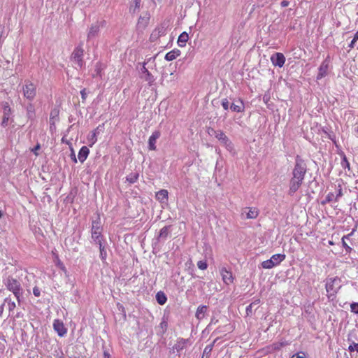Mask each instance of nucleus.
<instances>
[{
    "mask_svg": "<svg viewBox=\"0 0 358 358\" xmlns=\"http://www.w3.org/2000/svg\"><path fill=\"white\" fill-rule=\"evenodd\" d=\"M141 6V0H132L129 6V12L136 13L139 11Z\"/></svg>",
    "mask_w": 358,
    "mask_h": 358,
    "instance_id": "nucleus-24",
    "label": "nucleus"
},
{
    "mask_svg": "<svg viewBox=\"0 0 358 358\" xmlns=\"http://www.w3.org/2000/svg\"><path fill=\"white\" fill-rule=\"evenodd\" d=\"M73 161H74V162H75V163H76V162H77V159H76V157H75V156H73Z\"/></svg>",
    "mask_w": 358,
    "mask_h": 358,
    "instance_id": "nucleus-60",
    "label": "nucleus"
},
{
    "mask_svg": "<svg viewBox=\"0 0 358 358\" xmlns=\"http://www.w3.org/2000/svg\"><path fill=\"white\" fill-rule=\"evenodd\" d=\"M342 245L345 248L347 253H350L352 251V248L346 243L345 239L341 238Z\"/></svg>",
    "mask_w": 358,
    "mask_h": 358,
    "instance_id": "nucleus-33",
    "label": "nucleus"
},
{
    "mask_svg": "<svg viewBox=\"0 0 358 358\" xmlns=\"http://www.w3.org/2000/svg\"><path fill=\"white\" fill-rule=\"evenodd\" d=\"M213 345L214 343L211 345H207L204 349L203 353H209L212 350Z\"/></svg>",
    "mask_w": 358,
    "mask_h": 358,
    "instance_id": "nucleus-45",
    "label": "nucleus"
},
{
    "mask_svg": "<svg viewBox=\"0 0 358 358\" xmlns=\"http://www.w3.org/2000/svg\"><path fill=\"white\" fill-rule=\"evenodd\" d=\"M289 343L287 341H282L280 342L273 343L270 348L273 350H280L282 348L287 345Z\"/></svg>",
    "mask_w": 358,
    "mask_h": 358,
    "instance_id": "nucleus-28",
    "label": "nucleus"
},
{
    "mask_svg": "<svg viewBox=\"0 0 358 358\" xmlns=\"http://www.w3.org/2000/svg\"><path fill=\"white\" fill-rule=\"evenodd\" d=\"M262 266L264 268L270 269V268H272L273 267H274V264L272 263L271 259H268V260L262 262Z\"/></svg>",
    "mask_w": 358,
    "mask_h": 358,
    "instance_id": "nucleus-32",
    "label": "nucleus"
},
{
    "mask_svg": "<svg viewBox=\"0 0 358 358\" xmlns=\"http://www.w3.org/2000/svg\"><path fill=\"white\" fill-rule=\"evenodd\" d=\"M5 285L7 289L11 291L17 300L20 301V298L22 296V288L20 282L13 278L9 277L7 278Z\"/></svg>",
    "mask_w": 358,
    "mask_h": 358,
    "instance_id": "nucleus-3",
    "label": "nucleus"
},
{
    "mask_svg": "<svg viewBox=\"0 0 358 358\" xmlns=\"http://www.w3.org/2000/svg\"><path fill=\"white\" fill-rule=\"evenodd\" d=\"M357 42L356 40H355L354 38L352 40L351 43L349 44V48L350 49L353 48L355 47V43Z\"/></svg>",
    "mask_w": 358,
    "mask_h": 358,
    "instance_id": "nucleus-50",
    "label": "nucleus"
},
{
    "mask_svg": "<svg viewBox=\"0 0 358 358\" xmlns=\"http://www.w3.org/2000/svg\"><path fill=\"white\" fill-rule=\"evenodd\" d=\"M335 197H336V196L334 195V193H332V192H329V193L327 195V196H326L325 199H324V201H322V205H325V204H327V203H330L331 201H334V200L335 201Z\"/></svg>",
    "mask_w": 358,
    "mask_h": 358,
    "instance_id": "nucleus-31",
    "label": "nucleus"
},
{
    "mask_svg": "<svg viewBox=\"0 0 358 358\" xmlns=\"http://www.w3.org/2000/svg\"><path fill=\"white\" fill-rule=\"evenodd\" d=\"M3 116L1 122V125L3 127H6L8 125V122L10 119V116L12 113L11 108L10 107L9 103L8 102L3 103Z\"/></svg>",
    "mask_w": 358,
    "mask_h": 358,
    "instance_id": "nucleus-11",
    "label": "nucleus"
},
{
    "mask_svg": "<svg viewBox=\"0 0 358 358\" xmlns=\"http://www.w3.org/2000/svg\"><path fill=\"white\" fill-rule=\"evenodd\" d=\"M351 311L358 314V303H352L350 305Z\"/></svg>",
    "mask_w": 358,
    "mask_h": 358,
    "instance_id": "nucleus-37",
    "label": "nucleus"
},
{
    "mask_svg": "<svg viewBox=\"0 0 358 358\" xmlns=\"http://www.w3.org/2000/svg\"><path fill=\"white\" fill-rule=\"evenodd\" d=\"M245 209L248 210L246 214L247 219H255L259 215V210L255 207H249Z\"/></svg>",
    "mask_w": 358,
    "mask_h": 358,
    "instance_id": "nucleus-25",
    "label": "nucleus"
},
{
    "mask_svg": "<svg viewBox=\"0 0 358 358\" xmlns=\"http://www.w3.org/2000/svg\"><path fill=\"white\" fill-rule=\"evenodd\" d=\"M212 131L214 132L216 138L220 141V143L223 145L226 146L227 148H232V143L229 139V138L225 135V134L221 131H215L214 129H211Z\"/></svg>",
    "mask_w": 358,
    "mask_h": 358,
    "instance_id": "nucleus-7",
    "label": "nucleus"
},
{
    "mask_svg": "<svg viewBox=\"0 0 358 358\" xmlns=\"http://www.w3.org/2000/svg\"><path fill=\"white\" fill-rule=\"evenodd\" d=\"M3 311V304L0 306V316H1Z\"/></svg>",
    "mask_w": 358,
    "mask_h": 358,
    "instance_id": "nucleus-54",
    "label": "nucleus"
},
{
    "mask_svg": "<svg viewBox=\"0 0 358 358\" xmlns=\"http://www.w3.org/2000/svg\"><path fill=\"white\" fill-rule=\"evenodd\" d=\"M285 259V255L284 254H275L271 257L272 263L274 264V266L278 265Z\"/></svg>",
    "mask_w": 358,
    "mask_h": 358,
    "instance_id": "nucleus-27",
    "label": "nucleus"
},
{
    "mask_svg": "<svg viewBox=\"0 0 358 358\" xmlns=\"http://www.w3.org/2000/svg\"><path fill=\"white\" fill-rule=\"evenodd\" d=\"M104 357H105L106 358H110L109 354H108V353H107V352H104Z\"/></svg>",
    "mask_w": 358,
    "mask_h": 358,
    "instance_id": "nucleus-57",
    "label": "nucleus"
},
{
    "mask_svg": "<svg viewBox=\"0 0 358 358\" xmlns=\"http://www.w3.org/2000/svg\"><path fill=\"white\" fill-rule=\"evenodd\" d=\"M161 132L159 130H156L152 132L148 139V148L150 150H156V142L157 140L160 137Z\"/></svg>",
    "mask_w": 358,
    "mask_h": 358,
    "instance_id": "nucleus-10",
    "label": "nucleus"
},
{
    "mask_svg": "<svg viewBox=\"0 0 358 358\" xmlns=\"http://www.w3.org/2000/svg\"><path fill=\"white\" fill-rule=\"evenodd\" d=\"M15 308V302H10L9 303V309L13 310Z\"/></svg>",
    "mask_w": 358,
    "mask_h": 358,
    "instance_id": "nucleus-52",
    "label": "nucleus"
},
{
    "mask_svg": "<svg viewBox=\"0 0 358 358\" xmlns=\"http://www.w3.org/2000/svg\"><path fill=\"white\" fill-rule=\"evenodd\" d=\"M189 39V35L187 32L184 31L180 34L178 38V45L180 47H185L186 45V43Z\"/></svg>",
    "mask_w": 358,
    "mask_h": 358,
    "instance_id": "nucleus-26",
    "label": "nucleus"
},
{
    "mask_svg": "<svg viewBox=\"0 0 358 358\" xmlns=\"http://www.w3.org/2000/svg\"><path fill=\"white\" fill-rule=\"evenodd\" d=\"M101 71H102V69H101V64H97L96 65V69H95V71L96 72V74L98 76H101Z\"/></svg>",
    "mask_w": 358,
    "mask_h": 358,
    "instance_id": "nucleus-43",
    "label": "nucleus"
},
{
    "mask_svg": "<svg viewBox=\"0 0 358 358\" xmlns=\"http://www.w3.org/2000/svg\"><path fill=\"white\" fill-rule=\"evenodd\" d=\"M89 153H90L89 148L87 146H83L80 149V150L78 152V158L79 161L81 163L84 162L86 160V159L87 158Z\"/></svg>",
    "mask_w": 358,
    "mask_h": 358,
    "instance_id": "nucleus-20",
    "label": "nucleus"
},
{
    "mask_svg": "<svg viewBox=\"0 0 358 358\" xmlns=\"http://www.w3.org/2000/svg\"><path fill=\"white\" fill-rule=\"evenodd\" d=\"M349 350H350V351H353V350H354V348L352 347V345H350V346L349 347Z\"/></svg>",
    "mask_w": 358,
    "mask_h": 358,
    "instance_id": "nucleus-58",
    "label": "nucleus"
},
{
    "mask_svg": "<svg viewBox=\"0 0 358 358\" xmlns=\"http://www.w3.org/2000/svg\"><path fill=\"white\" fill-rule=\"evenodd\" d=\"M40 149H41V145H40V143H38L36 145V146L31 150V151L34 152V154L36 156H38V150H39Z\"/></svg>",
    "mask_w": 358,
    "mask_h": 358,
    "instance_id": "nucleus-40",
    "label": "nucleus"
},
{
    "mask_svg": "<svg viewBox=\"0 0 358 358\" xmlns=\"http://www.w3.org/2000/svg\"><path fill=\"white\" fill-rule=\"evenodd\" d=\"M105 23L106 22L103 20L101 22L97 21L91 24L87 34V38L90 39L96 37L99 34L101 27H103Z\"/></svg>",
    "mask_w": 358,
    "mask_h": 358,
    "instance_id": "nucleus-6",
    "label": "nucleus"
},
{
    "mask_svg": "<svg viewBox=\"0 0 358 358\" xmlns=\"http://www.w3.org/2000/svg\"><path fill=\"white\" fill-rule=\"evenodd\" d=\"M253 303H250L247 308H246V313L247 314H249L250 313H252V308Z\"/></svg>",
    "mask_w": 358,
    "mask_h": 358,
    "instance_id": "nucleus-48",
    "label": "nucleus"
},
{
    "mask_svg": "<svg viewBox=\"0 0 358 358\" xmlns=\"http://www.w3.org/2000/svg\"><path fill=\"white\" fill-rule=\"evenodd\" d=\"M103 124L99 125L95 129H94L91 133L87 136V142L89 144V146L92 147L93 145L96 143L97 141V134H99L101 127H103Z\"/></svg>",
    "mask_w": 358,
    "mask_h": 358,
    "instance_id": "nucleus-14",
    "label": "nucleus"
},
{
    "mask_svg": "<svg viewBox=\"0 0 358 358\" xmlns=\"http://www.w3.org/2000/svg\"><path fill=\"white\" fill-rule=\"evenodd\" d=\"M237 103H232L230 106V108L232 111L236 112V113H242L244 111L245 106L244 103L242 99H239L238 101H236Z\"/></svg>",
    "mask_w": 358,
    "mask_h": 358,
    "instance_id": "nucleus-19",
    "label": "nucleus"
},
{
    "mask_svg": "<svg viewBox=\"0 0 358 358\" xmlns=\"http://www.w3.org/2000/svg\"><path fill=\"white\" fill-rule=\"evenodd\" d=\"M355 231L356 230L355 229H352V231L350 234H348L347 235H344L342 238L345 239V240H349L350 238L354 234Z\"/></svg>",
    "mask_w": 358,
    "mask_h": 358,
    "instance_id": "nucleus-46",
    "label": "nucleus"
},
{
    "mask_svg": "<svg viewBox=\"0 0 358 358\" xmlns=\"http://www.w3.org/2000/svg\"><path fill=\"white\" fill-rule=\"evenodd\" d=\"M271 61L273 66L282 67L285 62V57L281 52H276L271 57Z\"/></svg>",
    "mask_w": 358,
    "mask_h": 358,
    "instance_id": "nucleus-9",
    "label": "nucleus"
},
{
    "mask_svg": "<svg viewBox=\"0 0 358 358\" xmlns=\"http://www.w3.org/2000/svg\"><path fill=\"white\" fill-rule=\"evenodd\" d=\"M208 310V307L206 306H199L196 311L195 316L197 320H201L204 318L205 314Z\"/></svg>",
    "mask_w": 358,
    "mask_h": 358,
    "instance_id": "nucleus-23",
    "label": "nucleus"
},
{
    "mask_svg": "<svg viewBox=\"0 0 358 358\" xmlns=\"http://www.w3.org/2000/svg\"><path fill=\"white\" fill-rule=\"evenodd\" d=\"M80 94L83 100H85L87 98L86 90L83 89L80 91Z\"/></svg>",
    "mask_w": 358,
    "mask_h": 358,
    "instance_id": "nucleus-47",
    "label": "nucleus"
},
{
    "mask_svg": "<svg viewBox=\"0 0 358 358\" xmlns=\"http://www.w3.org/2000/svg\"><path fill=\"white\" fill-rule=\"evenodd\" d=\"M53 328L59 336H63L66 334L67 330L65 328L64 323L59 320H54Z\"/></svg>",
    "mask_w": 358,
    "mask_h": 358,
    "instance_id": "nucleus-13",
    "label": "nucleus"
},
{
    "mask_svg": "<svg viewBox=\"0 0 358 358\" xmlns=\"http://www.w3.org/2000/svg\"><path fill=\"white\" fill-rule=\"evenodd\" d=\"M222 106L224 108V110L229 109V102L227 100V99H224L222 101Z\"/></svg>",
    "mask_w": 358,
    "mask_h": 358,
    "instance_id": "nucleus-39",
    "label": "nucleus"
},
{
    "mask_svg": "<svg viewBox=\"0 0 358 358\" xmlns=\"http://www.w3.org/2000/svg\"><path fill=\"white\" fill-rule=\"evenodd\" d=\"M3 214H2V212L1 210H0V218L2 217Z\"/></svg>",
    "mask_w": 358,
    "mask_h": 358,
    "instance_id": "nucleus-61",
    "label": "nucleus"
},
{
    "mask_svg": "<svg viewBox=\"0 0 358 358\" xmlns=\"http://www.w3.org/2000/svg\"><path fill=\"white\" fill-rule=\"evenodd\" d=\"M150 18V14L148 13H145L143 15H141L137 22V28L139 29H145L149 24Z\"/></svg>",
    "mask_w": 358,
    "mask_h": 358,
    "instance_id": "nucleus-12",
    "label": "nucleus"
},
{
    "mask_svg": "<svg viewBox=\"0 0 358 358\" xmlns=\"http://www.w3.org/2000/svg\"><path fill=\"white\" fill-rule=\"evenodd\" d=\"M22 92L25 99L34 101L37 95L36 84L30 80H25L22 87Z\"/></svg>",
    "mask_w": 358,
    "mask_h": 358,
    "instance_id": "nucleus-2",
    "label": "nucleus"
},
{
    "mask_svg": "<svg viewBox=\"0 0 358 358\" xmlns=\"http://www.w3.org/2000/svg\"><path fill=\"white\" fill-rule=\"evenodd\" d=\"M341 279L338 277L331 278L327 279L326 282V291L330 295H334L341 288Z\"/></svg>",
    "mask_w": 358,
    "mask_h": 358,
    "instance_id": "nucleus-4",
    "label": "nucleus"
},
{
    "mask_svg": "<svg viewBox=\"0 0 358 358\" xmlns=\"http://www.w3.org/2000/svg\"><path fill=\"white\" fill-rule=\"evenodd\" d=\"M280 4L282 7H287L289 6V2L288 1L284 0L281 2Z\"/></svg>",
    "mask_w": 358,
    "mask_h": 358,
    "instance_id": "nucleus-49",
    "label": "nucleus"
},
{
    "mask_svg": "<svg viewBox=\"0 0 358 358\" xmlns=\"http://www.w3.org/2000/svg\"><path fill=\"white\" fill-rule=\"evenodd\" d=\"M95 222H92V238L99 244V240L101 239V228L99 226H95Z\"/></svg>",
    "mask_w": 358,
    "mask_h": 358,
    "instance_id": "nucleus-17",
    "label": "nucleus"
},
{
    "mask_svg": "<svg viewBox=\"0 0 358 358\" xmlns=\"http://www.w3.org/2000/svg\"><path fill=\"white\" fill-rule=\"evenodd\" d=\"M145 64L146 63L144 62L141 69V72L144 74L143 79L148 83L149 85H152L155 82V78L145 67Z\"/></svg>",
    "mask_w": 358,
    "mask_h": 358,
    "instance_id": "nucleus-15",
    "label": "nucleus"
},
{
    "mask_svg": "<svg viewBox=\"0 0 358 358\" xmlns=\"http://www.w3.org/2000/svg\"><path fill=\"white\" fill-rule=\"evenodd\" d=\"M329 244L331 245H334V242L331 241H329Z\"/></svg>",
    "mask_w": 358,
    "mask_h": 358,
    "instance_id": "nucleus-59",
    "label": "nucleus"
},
{
    "mask_svg": "<svg viewBox=\"0 0 358 358\" xmlns=\"http://www.w3.org/2000/svg\"><path fill=\"white\" fill-rule=\"evenodd\" d=\"M197 266L201 270H206L208 267L206 261H199L197 262Z\"/></svg>",
    "mask_w": 358,
    "mask_h": 358,
    "instance_id": "nucleus-34",
    "label": "nucleus"
},
{
    "mask_svg": "<svg viewBox=\"0 0 358 358\" xmlns=\"http://www.w3.org/2000/svg\"><path fill=\"white\" fill-rule=\"evenodd\" d=\"M156 299L158 303L160 305H164L167 301V298L165 294L162 292H159L157 293Z\"/></svg>",
    "mask_w": 358,
    "mask_h": 358,
    "instance_id": "nucleus-29",
    "label": "nucleus"
},
{
    "mask_svg": "<svg viewBox=\"0 0 358 358\" xmlns=\"http://www.w3.org/2000/svg\"><path fill=\"white\" fill-rule=\"evenodd\" d=\"M343 162H345L346 164V166L348 167V169L350 168V164L346 158V156L344 155L343 156Z\"/></svg>",
    "mask_w": 358,
    "mask_h": 358,
    "instance_id": "nucleus-51",
    "label": "nucleus"
},
{
    "mask_svg": "<svg viewBox=\"0 0 358 358\" xmlns=\"http://www.w3.org/2000/svg\"><path fill=\"white\" fill-rule=\"evenodd\" d=\"M169 228L168 227H164L160 230L159 236L161 237H166L168 235Z\"/></svg>",
    "mask_w": 358,
    "mask_h": 358,
    "instance_id": "nucleus-36",
    "label": "nucleus"
},
{
    "mask_svg": "<svg viewBox=\"0 0 358 358\" xmlns=\"http://www.w3.org/2000/svg\"><path fill=\"white\" fill-rule=\"evenodd\" d=\"M98 245L99 246L101 259L103 261H105L106 259L107 254H106V252L105 250L104 246L102 244L101 240H99V244Z\"/></svg>",
    "mask_w": 358,
    "mask_h": 358,
    "instance_id": "nucleus-30",
    "label": "nucleus"
},
{
    "mask_svg": "<svg viewBox=\"0 0 358 358\" xmlns=\"http://www.w3.org/2000/svg\"><path fill=\"white\" fill-rule=\"evenodd\" d=\"M180 50L178 49H173L167 52L164 57L166 61H173L176 59L178 56L180 55Z\"/></svg>",
    "mask_w": 358,
    "mask_h": 358,
    "instance_id": "nucleus-21",
    "label": "nucleus"
},
{
    "mask_svg": "<svg viewBox=\"0 0 358 358\" xmlns=\"http://www.w3.org/2000/svg\"><path fill=\"white\" fill-rule=\"evenodd\" d=\"M155 198L160 203H166L169 199V192L166 189H161L156 192Z\"/></svg>",
    "mask_w": 358,
    "mask_h": 358,
    "instance_id": "nucleus-18",
    "label": "nucleus"
},
{
    "mask_svg": "<svg viewBox=\"0 0 358 358\" xmlns=\"http://www.w3.org/2000/svg\"><path fill=\"white\" fill-rule=\"evenodd\" d=\"M357 131H358V129H357Z\"/></svg>",
    "mask_w": 358,
    "mask_h": 358,
    "instance_id": "nucleus-62",
    "label": "nucleus"
},
{
    "mask_svg": "<svg viewBox=\"0 0 358 358\" xmlns=\"http://www.w3.org/2000/svg\"><path fill=\"white\" fill-rule=\"evenodd\" d=\"M260 303V299H256L252 303H253V305H257Z\"/></svg>",
    "mask_w": 358,
    "mask_h": 358,
    "instance_id": "nucleus-53",
    "label": "nucleus"
},
{
    "mask_svg": "<svg viewBox=\"0 0 358 358\" xmlns=\"http://www.w3.org/2000/svg\"><path fill=\"white\" fill-rule=\"evenodd\" d=\"M306 173V165L299 155L296 157L292 177L289 181V194L295 193L301 186Z\"/></svg>",
    "mask_w": 358,
    "mask_h": 358,
    "instance_id": "nucleus-1",
    "label": "nucleus"
},
{
    "mask_svg": "<svg viewBox=\"0 0 358 358\" xmlns=\"http://www.w3.org/2000/svg\"><path fill=\"white\" fill-rule=\"evenodd\" d=\"M355 350H356L358 352V343H354Z\"/></svg>",
    "mask_w": 358,
    "mask_h": 358,
    "instance_id": "nucleus-56",
    "label": "nucleus"
},
{
    "mask_svg": "<svg viewBox=\"0 0 358 358\" xmlns=\"http://www.w3.org/2000/svg\"><path fill=\"white\" fill-rule=\"evenodd\" d=\"M166 34V29L163 26H160L155 29V30L152 31L150 38L157 39L159 38L162 36L165 35Z\"/></svg>",
    "mask_w": 358,
    "mask_h": 358,
    "instance_id": "nucleus-22",
    "label": "nucleus"
},
{
    "mask_svg": "<svg viewBox=\"0 0 358 358\" xmlns=\"http://www.w3.org/2000/svg\"><path fill=\"white\" fill-rule=\"evenodd\" d=\"M186 342H187V341H186V340H185V339L182 338V339H180V340L178 342L177 345L178 346V348H183V346L186 344Z\"/></svg>",
    "mask_w": 358,
    "mask_h": 358,
    "instance_id": "nucleus-44",
    "label": "nucleus"
},
{
    "mask_svg": "<svg viewBox=\"0 0 358 358\" xmlns=\"http://www.w3.org/2000/svg\"><path fill=\"white\" fill-rule=\"evenodd\" d=\"M33 294H34L35 296H37V297L40 296L41 291L38 287H34L33 288Z\"/></svg>",
    "mask_w": 358,
    "mask_h": 358,
    "instance_id": "nucleus-42",
    "label": "nucleus"
},
{
    "mask_svg": "<svg viewBox=\"0 0 358 358\" xmlns=\"http://www.w3.org/2000/svg\"><path fill=\"white\" fill-rule=\"evenodd\" d=\"M220 273L224 284L229 285L234 282V278L231 271L227 270L225 267H222L220 268Z\"/></svg>",
    "mask_w": 358,
    "mask_h": 358,
    "instance_id": "nucleus-8",
    "label": "nucleus"
},
{
    "mask_svg": "<svg viewBox=\"0 0 358 358\" xmlns=\"http://www.w3.org/2000/svg\"><path fill=\"white\" fill-rule=\"evenodd\" d=\"M83 52V48L79 45L73 50L71 55V59L80 68H82L84 64Z\"/></svg>",
    "mask_w": 358,
    "mask_h": 358,
    "instance_id": "nucleus-5",
    "label": "nucleus"
},
{
    "mask_svg": "<svg viewBox=\"0 0 358 358\" xmlns=\"http://www.w3.org/2000/svg\"><path fill=\"white\" fill-rule=\"evenodd\" d=\"M291 358H306V353L304 352H299L293 355Z\"/></svg>",
    "mask_w": 358,
    "mask_h": 358,
    "instance_id": "nucleus-35",
    "label": "nucleus"
},
{
    "mask_svg": "<svg viewBox=\"0 0 358 358\" xmlns=\"http://www.w3.org/2000/svg\"><path fill=\"white\" fill-rule=\"evenodd\" d=\"M353 38L356 41L358 40V31L355 33Z\"/></svg>",
    "mask_w": 358,
    "mask_h": 358,
    "instance_id": "nucleus-55",
    "label": "nucleus"
},
{
    "mask_svg": "<svg viewBox=\"0 0 358 358\" xmlns=\"http://www.w3.org/2000/svg\"><path fill=\"white\" fill-rule=\"evenodd\" d=\"M138 175L134 174V175H132L130 177L127 178V180L129 181V182H131V183H134L138 180Z\"/></svg>",
    "mask_w": 358,
    "mask_h": 358,
    "instance_id": "nucleus-38",
    "label": "nucleus"
},
{
    "mask_svg": "<svg viewBox=\"0 0 358 358\" xmlns=\"http://www.w3.org/2000/svg\"><path fill=\"white\" fill-rule=\"evenodd\" d=\"M328 69L329 62H327V61H324L319 67L317 79L320 80L322 78L325 77L327 75Z\"/></svg>",
    "mask_w": 358,
    "mask_h": 358,
    "instance_id": "nucleus-16",
    "label": "nucleus"
},
{
    "mask_svg": "<svg viewBox=\"0 0 358 358\" xmlns=\"http://www.w3.org/2000/svg\"><path fill=\"white\" fill-rule=\"evenodd\" d=\"M338 187L339 188L338 189V193H337V194L336 195V197H335V201H338V199L343 196L342 188H341V187L340 185L338 186Z\"/></svg>",
    "mask_w": 358,
    "mask_h": 358,
    "instance_id": "nucleus-41",
    "label": "nucleus"
}]
</instances>
